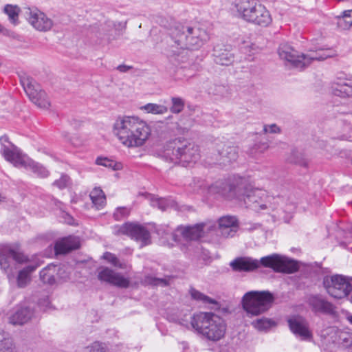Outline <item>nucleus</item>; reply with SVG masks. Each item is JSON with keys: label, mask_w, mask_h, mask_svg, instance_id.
Wrapping results in <instances>:
<instances>
[{"label": "nucleus", "mask_w": 352, "mask_h": 352, "mask_svg": "<svg viewBox=\"0 0 352 352\" xmlns=\"http://www.w3.org/2000/svg\"><path fill=\"white\" fill-rule=\"evenodd\" d=\"M209 190L210 192L219 193L228 199H235L241 206L255 212L274 210L275 204H279L280 201L283 204L282 197H271L263 189L254 188L242 178L230 184L217 182L210 187Z\"/></svg>", "instance_id": "1"}, {"label": "nucleus", "mask_w": 352, "mask_h": 352, "mask_svg": "<svg viewBox=\"0 0 352 352\" xmlns=\"http://www.w3.org/2000/svg\"><path fill=\"white\" fill-rule=\"evenodd\" d=\"M113 131L119 141L127 148L143 146L151 133L150 126L136 116H123L116 119Z\"/></svg>", "instance_id": "2"}, {"label": "nucleus", "mask_w": 352, "mask_h": 352, "mask_svg": "<svg viewBox=\"0 0 352 352\" xmlns=\"http://www.w3.org/2000/svg\"><path fill=\"white\" fill-rule=\"evenodd\" d=\"M233 271L250 272L263 265L276 272L294 273L298 269L297 263L292 259L277 254L262 257L260 261L250 257H239L230 263Z\"/></svg>", "instance_id": "3"}, {"label": "nucleus", "mask_w": 352, "mask_h": 352, "mask_svg": "<svg viewBox=\"0 0 352 352\" xmlns=\"http://www.w3.org/2000/svg\"><path fill=\"white\" fill-rule=\"evenodd\" d=\"M162 157L166 161L186 166L199 158V148L184 138H175L167 142L163 147Z\"/></svg>", "instance_id": "4"}, {"label": "nucleus", "mask_w": 352, "mask_h": 352, "mask_svg": "<svg viewBox=\"0 0 352 352\" xmlns=\"http://www.w3.org/2000/svg\"><path fill=\"white\" fill-rule=\"evenodd\" d=\"M190 324L197 333L214 342L223 338L226 331L224 320L211 312H200L193 315Z\"/></svg>", "instance_id": "5"}, {"label": "nucleus", "mask_w": 352, "mask_h": 352, "mask_svg": "<svg viewBox=\"0 0 352 352\" xmlns=\"http://www.w3.org/2000/svg\"><path fill=\"white\" fill-rule=\"evenodd\" d=\"M278 54L280 59L300 69L307 67L314 60H324L335 54L331 49H319L316 51H309L307 54H300L287 43L280 45Z\"/></svg>", "instance_id": "6"}, {"label": "nucleus", "mask_w": 352, "mask_h": 352, "mask_svg": "<svg viewBox=\"0 0 352 352\" xmlns=\"http://www.w3.org/2000/svg\"><path fill=\"white\" fill-rule=\"evenodd\" d=\"M170 38L175 45L172 47L181 50H192L201 47L208 39L205 30L199 27H186L177 25L170 32Z\"/></svg>", "instance_id": "7"}, {"label": "nucleus", "mask_w": 352, "mask_h": 352, "mask_svg": "<svg viewBox=\"0 0 352 352\" xmlns=\"http://www.w3.org/2000/svg\"><path fill=\"white\" fill-rule=\"evenodd\" d=\"M235 7L239 17L248 23L267 27L272 22L270 11L256 0H237Z\"/></svg>", "instance_id": "8"}, {"label": "nucleus", "mask_w": 352, "mask_h": 352, "mask_svg": "<svg viewBox=\"0 0 352 352\" xmlns=\"http://www.w3.org/2000/svg\"><path fill=\"white\" fill-rule=\"evenodd\" d=\"M273 301V295L269 292L250 291L244 294L242 305L248 316H258L266 312Z\"/></svg>", "instance_id": "9"}, {"label": "nucleus", "mask_w": 352, "mask_h": 352, "mask_svg": "<svg viewBox=\"0 0 352 352\" xmlns=\"http://www.w3.org/2000/svg\"><path fill=\"white\" fill-rule=\"evenodd\" d=\"M28 258L21 250L18 243L3 245L0 248V266L10 279L13 277L14 271L17 265L24 264Z\"/></svg>", "instance_id": "10"}, {"label": "nucleus", "mask_w": 352, "mask_h": 352, "mask_svg": "<svg viewBox=\"0 0 352 352\" xmlns=\"http://www.w3.org/2000/svg\"><path fill=\"white\" fill-rule=\"evenodd\" d=\"M204 223L196 224L190 226H178L175 232H172L168 228L164 230L160 228L157 230L159 235H162V239L171 240V242H168V245L172 247L174 245V243H178L179 241V234L184 239V240L195 241L200 239L204 235Z\"/></svg>", "instance_id": "11"}, {"label": "nucleus", "mask_w": 352, "mask_h": 352, "mask_svg": "<svg viewBox=\"0 0 352 352\" xmlns=\"http://www.w3.org/2000/svg\"><path fill=\"white\" fill-rule=\"evenodd\" d=\"M327 293L335 298L347 297L352 292V284L348 277L334 275L324 280Z\"/></svg>", "instance_id": "12"}, {"label": "nucleus", "mask_w": 352, "mask_h": 352, "mask_svg": "<svg viewBox=\"0 0 352 352\" xmlns=\"http://www.w3.org/2000/svg\"><path fill=\"white\" fill-rule=\"evenodd\" d=\"M21 82L26 94L33 103L42 109H47L50 106L46 93L41 89L40 86L32 78H23Z\"/></svg>", "instance_id": "13"}, {"label": "nucleus", "mask_w": 352, "mask_h": 352, "mask_svg": "<svg viewBox=\"0 0 352 352\" xmlns=\"http://www.w3.org/2000/svg\"><path fill=\"white\" fill-rule=\"evenodd\" d=\"M121 234H126L131 239L141 243V247L151 243V235L147 229L140 225L126 223L119 229Z\"/></svg>", "instance_id": "14"}, {"label": "nucleus", "mask_w": 352, "mask_h": 352, "mask_svg": "<svg viewBox=\"0 0 352 352\" xmlns=\"http://www.w3.org/2000/svg\"><path fill=\"white\" fill-rule=\"evenodd\" d=\"M98 278L121 288H127L130 284L129 279L107 267H101L98 270Z\"/></svg>", "instance_id": "15"}, {"label": "nucleus", "mask_w": 352, "mask_h": 352, "mask_svg": "<svg viewBox=\"0 0 352 352\" xmlns=\"http://www.w3.org/2000/svg\"><path fill=\"white\" fill-rule=\"evenodd\" d=\"M25 16L29 23L38 31H49L54 25L51 19L37 10L28 8L25 11Z\"/></svg>", "instance_id": "16"}, {"label": "nucleus", "mask_w": 352, "mask_h": 352, "mask_svg": "<svg viewBox=\"0 0 352 352\" xmlns=\"http://www.w3.org/2000/svg\"><path fill=\"white\" fill-rule=\"evenodd\" d=\"M307 304L316 314H333L336 307L321 295H311L307 298Z\"/></svg>", "instance_id": "17"}, {"label": "nucleus", "mask_w": 352, "mask_h": 352, "mask_svg": "<svg viewBox=\"0 0 352 352\" xmlns=\"http://www.w3.org/2000/svg\"><path fill=\"white\" fill-rule=\"evenodd\" d=\"M288 324L292 332L302 340H310L312 333L309 330L307 321L301 316H293L288 320Z\"/></svg>", "instance_id": "18"}, {"label": "nucleus", "mask_w": 352, "mask_h": 352, "mask_svg": "<svg viewBox=\"0 0 352 352\" xmlns=\"http://www.w3.org/2000/svg\"><path fill=\"white\" fill-rule=\"evenodd\" d=\"M1 153L6 160L12 163L15 167H24L29 160L12 143H9V145L3 144Z\"/></svg>", "instance_id": "19"}, {"label": "nucleus", "mask_w": 352, "mask_h": 352, "mask_svg": "<svg viewBox=\"0 0 352 352\" xmlns=\"http://www.w3.org/2000/svg\"><path fill=\"white\" fill-rule=\"evenodd\" d=\"M238 221L235 217L225 216L219 219V231L224 237H232L237 232Z\"/></svg>", "instance_id": "20"}, {"label": "nucleus", "mask_w": 352, "mask_h": 352, "mask_svg": "<svg viewBox=\"0 0 352 352\" xmlns=\"http://www.w3.org/2000/svg\"><path fill=\"white\" fill-rule=\"evenodd\" d=\"M333 91L336 96L340 97L352 96V77H338L333 82Z\"/></svg>", "instance_id": "21"}, {"label": "nucleus", "mask_w": 352, "mask_h": 352, "mask_svg": "<svg viewBox=\"0 0 352 352\" xmlns=\"http://www.w3.org/2000/svg\"><path fill=\"white\" fill-rule=\"evenodd\" d=\"M80 247V242L77 237L68 236L56 242L54 250L56 254H65L69 252L76 250Z\"/></svg>", "instance_id": "22"}, {"label": "nucleus", "mask_w": 352, "mask_h": 352, "mask_svg": "<svg viewBox=\"0 0 352 352\" xmlns=\"http://www.w3.org/2000/svg\"><path fill=\"white\" fill-rule=\"evenodd\" d=\"M34 316V311L30 307H20L10 316L9 320L13 324L22 325L30 320Z\"/></svg>", "instance_id": "23"}, {"label": "nucleus", "mask_w": 352, "mask_h": 352, "mask_svg": "<svg viewBox=\"0 0 352 352\" xmlns=\"http://www.w3.org/2000/svg\"><path fill=\"white\" fill-rule=\"evenodd\" d=\"M218 153L220 156L219 163L224 165L236 161L239 156L238 148L230 144H223L218 150Z\"/></svg>", "instance_id": "24"}, {"label": "nucleus", "mask_w": 352, "mask_h": 352, "mask_svg": "<svg viewBox=\"0 0 352 352\" xmlns=\"http://www.w3.org/2000/svg\"><path fill=\"white\" fill-rule=\"evenodd\" d=\"M37 265H29L19 270L16 283L19 287H25L30 281V274L37 268Z\"/></svg>", "instance_id": "25"}, {"label": "nucleus", "mask_w": 352, "mask_h": 352, "mask_svg": "<svg viewBox=\"0 0 352 352\" xmlns=\"http://www.w3.org/2000/svg\"><path fill=\"white\" fill-rule=\"evenodd\" d=\"M214 61L221 65H229L234 61V54L228 50H214Z\"/></svg>", "instance_id": "26"}, {"label": "nucleus", "mask_w": 352, "mask_h": 352, "mask_svg": "<svg viewBox=\"0 0 352 352\" xmlns=\"http://www.w3.org/2000/svg\"><path fill=\"white\" fill-rule=\"evenodd\" d=\"M92 204L96 209L102 208L106 203V197L104 192L100 188H94L89 195Z\"/></svg>", "instance_id": "27"}, {"label": "nucleus", "mask_w": 352, "mask_h": 352, "mask_svg": "<svg viewBox=\"0 0 352 352\" xmlns=\"http://www.w3.org/2000/svg\"><path fill=\"white\" fill-rule=\"evenodd\" d=\"M151 204L153 207H157L160 210L164 211L168 208H176L175 201L169 198H152Z\"/></svg>", "instance_id": "28"}, {"label": "nucleus", "mask_w": 352, "mask_h": 352, "mask_svg": "<svg viewBox=\"0 0 352 352\" xmlns=\"http://www.w3.org/2000/svg\"><path fill=\"white\" fill-rule=\"evenodd\" d=\"M56 272V266L49 265L40 272V278L44 283L52 285L55 283L54 274Z\"/></svg>", "instance_id": "29"}, {"label": "nucleus", "mask_w": 352, "mask_h": 352, "mask_svg": "<svg viewBox=\"0 0 352 352\" xmlns=\"http://www.w3.org/2000/svg\"><path fill=\"white\" fill-rule=\"evenodd\" d=\"M24 167L31 170L41 177H46L49 175V172L45 167L30 159L28 160Z\"/></svg>", "instance_id": "30"}, {"label": "nucleus", "mask_w": 352, "mask_h": 352, "mask_svg": "<svg viewBox=\"0 0 352 352\" xmlns=\"http://www.w3.org/2000/svg\"><path fill=\"white\" fill-rule=\"evenodd\" d=\"M252 325L258 331H267L275 327L276 322L270 318H261L252 321Z\"/></svg>", "instance_id": "31"}, {"label": "nucleus", "mask_w": 352, "mask_h": 352, "mask_svg": "<svg viewBox=\"0 0 352 352\" xmlns=\"http://www.w3.org/2000/svg\"><path fill=\"white\" fill-rule=\"evenodd\" d=\"M140 109L147 113L160 115L164 114L168 111V108L166 106L155 103H148L144 106H142Z\"/></svg>", "instance_id": "32"}, {"label": "nucleus", "mask_w": 352, "mask_h": 352, "mask_svg": "<svg viewBox=\"0 0 352 352\" xmlns=\"http://www.w3.org/2000/svg\"><path fill=\"white\" fill-rule=\"evenodd\" d=\"M190 294L192 299L201 302L204 304H217V301L209 296L202 294L194 288L190 289Z\"/></svg>", "instance_id": "33"}, {"label": "nucleus", "mask_w": 352, "mask_h": 352, "mask_svg": "<svg viewBox=\"0 0 352 352\" xmlns=\"http://www.w3.org/2000/svg\"><path fill=\"white\" fill-rule=\"evenodd\" d=\"M20 8L16 6L8 4L4 7V12L8 16L10 21L16 24L18 21V16Z\"/></svg>", "instance_id": "34"}, {"label": "nucleus", "mask_w": 352, "mask_h": 352, "mask_svg": "<svg viewBox=\"0 0 352 352\" xmlns=\"http://www.w3.org/2000/svg\"><path fill=\"white\" fill-rule=\"evenodd\" d=\"M96 163L98 165L103 166L112 170H119L120 168V164H118L115 161L107 157H98L96 160Z\"/></svg>", "instance_id": "35"}, {"label": "nucleus", "mask_w": 352, "mask_h": 352, "mask_svg": "<svg viewBox=\"0 0 352 352\" xmlns=\"http://www.w3.org/2000/svg\"><path fill=\"white\" fill-rule=\"evenodd\" d=\"M172 106L170 107V111L173 113H179L184 108V100L179 97H173L171 98Z\"/></svg>", "instance_id": "36"}, {"label": "nucleus", "mask_w": 352, "mask_h": 352, "mask_svg": "<svg viewBox=\"0 0 352 352\" xmlns=\"http://www.w3.org/2000/svg\"><path fill=\"white\" fill-rule=\"evenodd\" d=\"M103 258L107 261L109 263L112 264L114 267L124 269L125 267L124 263H121L116 256L110 252H105L103 254Z\"/></svg>", "instance_id": "37"}, {"label": "nucleus", "mask_w": 352, "mask_h": 352, "mask_svg": "<svg viewBox=\"0 0 352 352\" xmlns=\"http://www.w3.org/2000/svg\"><path fill=\"white\" fill-rule=\"evenodd\" d=\"M3 342L0 344V351L2 352H13L14 346L12 340L10 338L5 337L4 335H0Z\"/></svg>", "instance_id": "38"}, {"label": "nucleus", "mask_w": 352, "mask_h": 352, "mask_svg": "<svg viewBox=\"0 0 352 352\" xmlns=\"http://www.w3.org/2000/svg\"><path fill=\"white\" fill-rule=\"evenodd\" d=\"M130 214V209L126 207H118L113 213V217L116 221H120L127 217Z\"/></svg>", "instance_id": "39"}, {"label": "nucleus", "mask_w": 352, "mask_h": 352, "mask_svg": "<svg viewBox=\"0 0 352 352\" xmlns=\"http://www.w3.org/2000/svg\"><path fill=\"white\" fill-rule=\"evenodd\" d=\"M226 91V87L222 85L212 84L208 89L209 94L214 96H223Z\"/></svg>", "instance_id": "40"}, {"label": "nucleus", "mask_w": 352, "mask_h": 352, "mask_svg": "<svg viewBox=\"0 0 352 352\" xmlns=\"http://www.w3.org/2000/svg\"><path fill=\"white\" fill-rule=\"evenodd\" d=\"M144 282L148 284L154 285H166L168 284L167 280L165 278H160L153 277L151 276H146L144 279Z\"/></svg>", "instance_id": "41"}, {"label": "nucleus", "mask_w": 352, "mask_h": 352, "mask_svg": "<svg viewBox=\"0 0 352 352\" xmlns=\"http://www.w3.org/2000/svg\"><path fill=\"white\" fill-rule=\"evenodd\" d=\"M86 352H106L102 343L95 342L86 349Z\"/></svg>", "instance_id": "42"}, {"label": "nucleus", "mask_w": 352, "mask_h": 352, "mask_svg": "<svg viewBox=\"0 0 352 352\" xmlns=\"http://www.w3.org/2000/svg\"><path fill=\"white\" fill-rule=\"evenodd\" d=\"M69 182V177L66 175H63L59 179L54 182V185L56 186L60 189H63L67 187Z\"/></svg>", "instance_id": "43"}, {"label": "nucleus", "mask_w": 352, "mask_h": 352, "mask_svg": "<svg viewBox=\"0 0 352 352\" xmlns=\"http://www.w3.org/2000/svg\"><path fill=\"white\" fill-rule=\"evenodd\" d=\"M338 25L343 29H348L352 25V17L349 18H338Z\"/></svg>", "instance_id": "44"}, {"label": "nucleus", "mask_w": 352, "mask_h": 352, "mask_svg": "<svg viewBox=\"0 0 352 352\" xmlns=\"http://www.w3.org/2000/svg\"><path fill=\"white\" fill-rule=\"evenodd\" d=\"M269 147L267 142H259L255 144L253 149L255 150V153H263Z\"/></svg>", "instance_id": "45"}, {"label": "nucleus", "mask_w": 352, "mask_h": 352, "mask_svg": "<svg viewBox=\"0 0 352 352\" xmlns=\"http://www.w3.org/2000/svg\"><path fill=\"white\" fill-rule=\"evenodd\" d=\"M263 131L265 133H276L280 131V129L277 125H276L275 124H273L271 125L264 126Z\"/></svg>", "instance_id": "46"}, {"label": "nucleus", "mask_w": 352, "mask_h": 352, "mask_svg": "<svg viewBox=\"0 0 352 352\" xmlns=\"http://www.w3.org/2000/svg\"><path fill=\"white\" fill-rule=\"evenodd\" d=\"M281 208L284 211H285L287 212H289V213H291V212H292L294 210L295 206L293 204H285V206H282Z\"/></svg>", "instance_id": "47"}, {"label": "nucleus", "mask_w": 352, "mask_h": 352, "mask_svg": "<svg viewBox=\"0 0 352 352\" xmlns=\"http://www.w3.org/2000/svg\"><path fill=\"white\" fill-rule=\"evenodd\" d=\"M204 182L202 180H197V184L195 181H194V186H193V190L195 192H199V189L203 186Z\"/></svg>", "instance_id": "48"}, {"label": "nucleus", "mask_w": 352, "mask_h": 352, "mask_svg": "<svg viewBox=\"0 0 352 352\" xmlns=\"http://www.w3.org/2000/svg\"><path fill=\"white\" fill-rule=\"evenodd\" d=\"M132 67L126 65H120L117 67V69L122 73L127 72Z\"/></svg>", "instance_id": "49"}, {"label": "nucleus", "mask_w": 352, "mask_h": 352, "mask_svg": "<svg viewBox=\"0 0 352 352\" xmlns=\"http://www.w3.org/2000/svg\"><path fill=\"white\" fill-rule=\"evenodd\" d=\"M351 14H352V9L351 10H345V11L342 12V16H338V18H344V19H346V18H349V17H352Z\"/></svg>", "instance_id": "50"}, {"label": "nucleus", "mask_w": 352, "mask_h": 352, "mask_svg": "<svg viewBox=\"0 0 352 352\" xmlns=\"http://www.w3.org/2000/svg\"><path fill=\"white\" fill-rule=\"evenodd\" d=\"M0 142H1V148H3V144L9 145V143H10V142L8 141V137H6V136H2V137H1V138H0Z\"/></svg>", "instance_id": "51"}, {"label": "nucleus", "mask_w": 352, "mask_h": 352, "mask_svg": "<svg viewBox=\"0 0 352 352\" xmlns=\"http://www.w3.org/2000/svg\"><path fill=\"white\" fill-rule=\"evenodd\" d=\"M318 146L320 148L324 149L327 146V143L324 140H320L318 142Z\"/></svg>", "instance_id": "52"}, {"label": "nucleus", "mask_w": 352, "mask_h": 352, "mask_svg": "<svg viewBox=\"0 0 352 352\" xmlns=\"http://www.w3.org/2000/svg\"><path fill=\"white\" fill-rule=\"evenodd\" d=\"M6 200V197L3 194L0 192V203L4 202Z\"/></svg>", "instance_id": "53"}, {"label": "nucleus", "mask_w": 352, "mask_h": 352, "mask_svg": "<svg viewBox=\"0 0 352 352\" xmlns=\"http://www.w3.org/2000/svg\"><path fill=\"white\" fill-rule=\"evenodd\" d=\"M299 164L300 166H307L308 161L307 160H303L302 162H299Z\"/></svg>", "instance_id": "54"}, {"label": "nucleus", "mask_w": 352, "mask_h": 352, "mask_svg": "<svg viewBox=\"0 0 352 352\" xmlns=\"http://www.w3.org/2000/svg\"><path fill=\"white\" fill-rule=\"evenodd\" d=\"M182 345L183 346V349L184 351H185L186 349H188V344L186 342H182Z\"/></svg>", "instance_id": "55"}, {"label": "nucleus", "mask_w": 352, "mask_h": 352, "mask_svg": "<svg viewBox=\"0 0 352 352\" xmlns=\"http://www.w3.org/2000/svg\"><path fill=\"white\" fill-rule=\"evenodd\" d=\"M349 322H351V324H352V316H351L349 318Z\"/></svg>", "instance_id": "56"}, {"label": "nucleus", "mask_w": 352, "mask_h": 352, "mask_svg": "<svg viewBox=\"0 0 352 352\" xmlns=\"http://www.w3.org/2000/svg\"><path fill=\"white\" fill-rule=\"evenodd\" d=\"M173 52L175 53V54H178L179 52H177V50H173Z\"/></svg>", "instance_id": "57"}, {"label": "nucleus", "mask_w": 352, "mask_h": 352, "mask_svg": "<svg viewBox=\"0 0 352 352\" xmlns=\"http://www.w3.org/2000/svg\"><path fill=\"white\" fill-rule=\"evenodd\" d=\"M2 30V26L0 25V31Z\"/></svg>", "instance_id": "58"}, {"label": "nucleus", "mask_w": 352, "mask_h": 352, "mask_svg": "<svg viewBox=\"0 0 352 352\" xmlns=\"http://www.w3.org/2000/svg\"><path fill=\"white\" fill-rule=\"evenodd\" d=\"M351 164H352V158H351Z\"/></svg>", "instance_id": "59"}]
</instances>
